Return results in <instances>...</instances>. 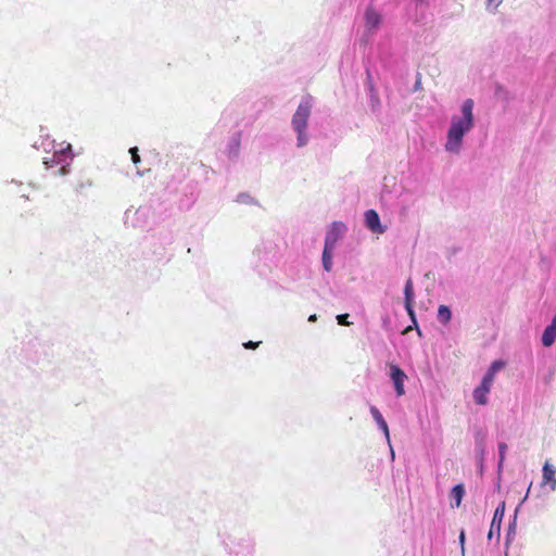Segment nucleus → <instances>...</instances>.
I'll return each mask as SVG.
<instances>
[{
  "label": "nucleus",
  "instance_id": "bb28decb",
  "mask_svg": "<svg viewBox=\"0 0 556 556\" xmlns=\"http://www.w3.org/2000/svg\"><path fill=\"white\" fill-rule=\"evenodd\" d=\"M316 319H317V316L315 314H313L308 317V321H315Z\"/></svg>",
  "mask_w": 556,
  "mask_h": 556
},
{
  "label": "nucleus",
  "instance_id": "20e7f679",
  "mask_svg": "<svg viewBox=\"0 0 556 556\" xmlns=\"http://www.w3.org/2000/svg\"><path fill=\"white\" fill-rule=\"evenodd\" d=\"M383 22L382 14L372 7H368L364 13V36L369 37L377 33Z\"/></svg>",
  "mask_w": 556,
  "mask_h": 556
},
{
  "label": "nucleus",
  "instance_id": "9b49d317",
  "mask_svg": "<svg viewBox=\"0 0 556 556\" xmlns=\"http://www.w3.org/2000/svg\"><path fill=\"white\" fill-rule=\"evenodd\" d=\"M404 295H405V308L410 316V318L415 321V313L413 309L414 302V288L412 279H408L404 287Z\"/></svg>",
  "mask_w": 556,
  "mask_h": 556
},
{
  "label": "nucleus",
  "instance_id": "a878e982",
  "mask_svg": "<svg viewBox=\"0 0 556 556\" xmlns=\"http://www.w3.org/2000/svg\"><path fill=\"white\" fill-rule=\"evenodd\" d=\"M553 377V371L548 374V376L545 378V383H549Z\"/></svg>",
  "mask_w": 556,
  "mask_h": 556
},
{
  "label": "nucleus",
  "instance_id": "aec40b11",
  "mask_svg": "<svg viewBox=\"0 0 556 556\" xmlns=\"http://www.w3.org/2000/svg\"><path fill=\"white\" fill-rule=\"evenodd\" d=\"M507 444L504 443V442H501L498 444V469L501 470L502 467H503V464H504V460H505V457H506V452H507Z\"/></svg>",
  "mask_w": 556,
  "mask_h": 556
},
{
  "label": "nucleus",
  "instance_id": "f03ea898",
  "mask_svg": "<svg viewBox=\"0 0 556 556\" xmlns=\"http://www.w3.org/2000/svg\"><path fill=\"white\" fill-rule=\"evenodd\" d=\"M313 100L311 97H304L300 101L291 118V128L296 137V147L304 148L308 144L311 136L308 132V119L312 114Z\"/></svg>",
  "mask_w": 556,
  "mask_h": 556
},
{
  "label": "nucleus",
  "instance_id": "5701e85b",
  "mask_svg": "<svg viewBox=\"0 0 556 556\" xmlns=\"http://www.w3.org/2000/svg\"><path fill=\"white\" fill-rule=\"evenodd\" d=\"M516 514L517 511L515 513V516H514V520L513 522L509 525V529H508V535H511L515 533V528H516Z\"/></svg>",
  "mask_w": 556,
  "mask_h": 556
},
{
  "label": "nucleus",
  "instance_id": "393cba45",
  "mask_svg": "<svg viewBox=\"0 0 556 556\" xmlns=\"http://www.w3.org/2000/svg\"><path fill=\"white\" fill-rule=\"evenodd\" d=\"M459 543L462 545V549L464 551V544H465V532L462 531L459 534Z\"/></svg>",
  "mask_w": 556,
  "mask_h": 556
},
{
  "label": "nucleus",
  "instance_id": "ddd939ff",
  "mask_svg": "<svg viewBox=\"0 0 556 556\" xmlns=\"http://www.w3.org/2000/svg\"><path fill=\"white\" fill-rule=\"evenodd\" d=\"M505 367V363L503 361H494L486 372L484 374L482 381L489 384H493L496 374Z\"/></svg>",
  "mask_w": 556,
  "mask_h": 556
},
{
  "label": "nucleus",
  "instance_id": "4be33fe9",
  "mask_svg": "<svg viewBox=\"0 0 556 556\" xmlns=\"http://www.w3.org/2000/svg\"><path fill=\"white\" fill-rule=\"evenodd\" d=\"M348 317L349 315L348 314H342V315H338L337 316V320L340 325H344V326H348L350 323L348 321Z\"/></svg>",
  "mask_w": 556,
  "mask_h": 556
},
{
  "label": "nucleus",
  "instance_id": "f3484780",
  "mask_svg": "<svg viewBox=\"0 0 556 556\" xmlns=\"http://www.w3.org/2000/svg\"><path fill=\"white\" fill-rule=\"evenodd\" d=\"M239 204L244 205H258L257 200L248 192H241L236 197L235 200Z\"/></svg>",
  "mask_w": 556,
  "mask_h": 556
},
{
  "label": "nucleus",
  "instance_id": "39448f33",
  "mask_svg": "<svg viewBox=\"0 0 556 556\" xmlns=\"http://www.w3.org/2000/svg\"><path fill=\"white\" fill-rule=\"evenodd\" d=\"M346 229L348 228L344 223L333 222L326 232L324 247L328 249H336L337 242L344 236Z\"/></svg>",
  "mask_w": 556,
  "mask_h": 556
},
{
  "label": "nucleus",
  "instance_id": "f8f14e48",
  "mask_svg": "<svg viewBox=\"0 0 556 556\" xmlns=\"http://www.w3.org/2000/svg\"><path fill=\"white\" fill-rule=\"evenodd\" d=\"M556 340V315L553 317L551 325H548L542 334V344L546 348L552 346Z\"/></svg>",
  "mask_w": 556,
  "mask_h": 556
},
{
  "label": "nucleus",
  "instance_id": "9d476101",
  "mask_svg": "<svg viewBox=\"0 0 556 556\" xmlns=\"http://www.w3.org/2000/svg\"><path fill=\"white\" fill-rule=\"evenodd\" d=\"M492 386L481 381V383L473 390V401L478 405H485L488 403V394L491 391Z\"/></svg>",
  "mask_w": 556,
  "mask_h": 556
},
{
  "label": "nucleus",
  "instance_id": "6ab92c4d",
  "mask_svg": "<svg viewBox=\"0 0 556 556\" xmlns=\"http://www.w3.org/2000/svg\"><path fill=\"white\" fill-rule=\"evenodd\" d=\"M502 2H503V0H485V10L489 13L494 14L497 12V9L502 4Z\"/></svg>",
  "mask_w": 556,
  "mask_h": 556
},
{
  "label": "nucleus",
  "instance_id": "412c9836",
  "mask_svg": "<svg viewBox=\"0 0 556 556\" xmlns=\"http://www.w3.org/2000/svg\"><path fill=\"white\" fill-rule=\"evenodd\" d=\"M130 154H131V161L137 164L140 162V156L138 154V149L137 148H131L129 150Z\"/></svg>",
  "mask_w": 556,
  "mask_h": 556
},
{
  "label": "nucleus",
  "instance_id": "a211bd4d",
  "mask_svg": "<svg viewBox=\"0 0 556 556\" xmlns=\"http://www.w3.org/2000/svg\"><path fill=\"white\" fill-rule=\"evenodd\" d=\"M452 318V312L446 305H440L438 308V319L442 324H447Z\"/></svg>",
  "mask_w": 556,
  "mask_h": 556
},
{
  "label": "nucleus",
  "instance_id": "2eb2a0df",
  "mask_svg": "<svg viewBox=\"0 0 556 556\" xmlns=\"http://www.w3.org/2000/svg\"><path fill=\"white\" fill-rule=\"evenodd\" d=\"M333 251H334V249H328V248L324 247L323 255H321V263H323V268L326 271H331V269H332Z\"/></svg>",
  "mask_w": 556,
  "mask_h": 556
},
{
  "label": "nucleus",
  "instance_id": "6e6552de",
  "mask_svg": "<svg viewBox=\"0 0 556 556\" xmlns=\"http://www.w3.org/2000/svg\"><path fill=\"white\" fill-rule=\"evenodd\" d=\"M505 514V503L502 502L495 509L494 516L491 522L490 531L488 533V539L492 540L494 534L496 538H500L501 523Z\"/></svg>",
  "mask_w": 556,
  "mask_h": 556
},
{
  "label": "nucleus",
  "instance_id": "cd10ccee",
  "mask_svg": "<svg viewBox=\"0 0 556 556\" xmlns=\"http://www.w3.org/2000/svg\"><path fill=\"white\" fill-rule=\"evenodd\" d=\"M391 457H392V459L394 458V452L392 448H391Z\"/></svg>",
  "mask_w": 556,
  "mask_h": 556
},
{
  "label": "nucleus",
  "instance_id": "f257e3e1",
  "mask_svg": "<svg viewBox=\"0 0 556 556\" xmlns=\"http://www.w3.org/2000/svg\"><path fill=\"white\" fill-rule=\"evenodd\" d=\"M475 102L466 99L459 106L458 113L451 116L445 135L444 150L448 154L459 155L464 148V139L475 127Z\"/></svg>",
  "mask_w": 556,
  "mask_h": 556
},
{
  "label": "nucleus",
  "instance_id": "1a4fd4ad",
  "mask_svg": "<svg viewBox=\"0 0 556 556\" xmlns=\"http://www.w3.org/2000/svg\"><path fill=\"white\" fill-rule=\"evenodd\" d=\"M542 486L549 485L551 491L556 490V468L545 462L542 468Z\"/></svg>",
  "mask_w": 556,
  "mask_h": 556
},
{
  "label": "nucleus",
  "instance_id": "dca6fc26",
  "mask_svg": "<svg viewBox=\"0 0 556 556\" xmlns=\"http://www.w3.org/2000/svg\"><path fill=\"white\" fill-rule=\"evenodd\" d=\"M465 494V489L463 484H457L452 489L451 496L454 500V504H452V507H459L462 500Z\"/></svg>",
  "mask_w": 556,
  "mask_h": 556
},
{
  "label": "nucleus",
  "instance_id": "7ed1b4c3",
  "mask_svg": "<svg viewBox=\"0 0 556 556\" xmlns=\"http://www.w3.org/2000/svg\"><path fill=\"white\" fill-rule=\"evenodd\" d=\"M73 160L72 154V147L71 144H67L66 147H63V144H60V148L54 151L51 157L45 159V164L48 167H52L54 165H61V168L59 169V175H66L68 173V166Z\"/></svg>",
  "mask_w": 556,
  "mask_h": 556
},
{
  "label": "nucleus",
  "instance_id": "b1692460",
  "mask_svg": "<svg viewBox=\"0 0 556 556\" xmlns=\"http://www.w3.org/2000/svg\"><path fill=\"white\" fill-rule=\"evenodd\" d=\"M258 344H260V342L249 341V342L244 343V348H247V349H254Z\"/></svg>",
  "mask_w": 556,
  "mask_h": 556
},
{
  "label": "nucleus",
  "instance_id": "0eeeda50",
  "mask_svg": "<svg viewBox=\"0 0 556 556\" xmlns=\"http://www.w3.org/2000/svg\"><path fill=\"white\" fill-rule=\"evenodd\" d=\"M365 225L366 227L375 233L382 235L386 232L387 228L381 225L380 217L375 210H368L365 212Z\"/></svg>",
  "mask_w": 556,
  "mask_h": 556
},
{
  "label": "nucleus",
  "instance_id": "4468645a",
  "mask_svg": "<svg viewBox=\"0 0 556 556\" xmlns=\"http://www.w3.org/2000/svg\"><path fill=\"white\" fill-rule=\"evenodd\" d=\"M370 414H371L372 418L375 419V421L377 422L378 427L383 431L387 442L390 445L389 428H388V425H387L384 418L382 417L381 413L379 412V409L376 406H371Z\"/></svg>",
  "mask_w": 556,
  "mask_h": 556
},
{
  "label": "nucleus",
  "instance_id": "423d86ee",
  "mask_svg": "<svg viewBox=\"0 0 556 556\" xmlns=\"http://www.w3.org/2000/svg\"><path fill=\"white\" fill-rule=\"evenodd\" d=\"M389 376L393 382L396 395H404L405 381L407 380V375L397 365L391 364Z\"/></svg>",
  "mask_w": 556,
  "mask_h": 556
}]
</instances>
